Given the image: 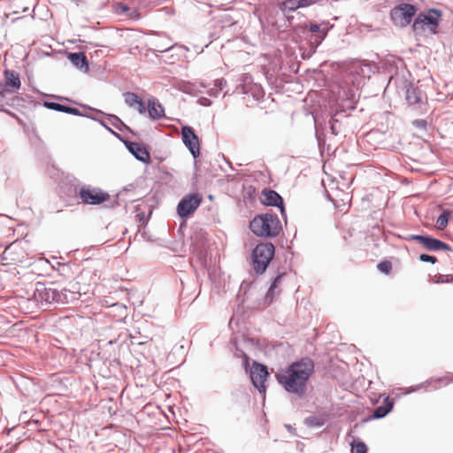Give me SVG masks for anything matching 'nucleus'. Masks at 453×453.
I'll return each mask as SVG.
<instances>
[{"mask_svg": "<svg viewBox=\"0 0 453 453\" xmlns=\"http://www.w3.org/2000/svg\"><path fill=\"white\" fill-rule=\"evenodd\" d=\"M314 372V362L310 357H303L293 362L275 374L277 382L288 393L303 397L307 389V382Z\"/></svg>", "mask_w": 453, "mask_h": 453, "instance_id": "1", "label": "nucleus"}, {"mask_svg": "<svg viewBox=\"0 0 453 453\" xmlns=\"http://www.w3.org/2000/svg\"><path fill=\"white\" fill-rule=\"evenodd\" d=\"M33 297L43 309H48L71 303L79 299L80 293L65 288H58L53 283L47 285L38 281L35 284Z\"/></svg>", "mask_w": 453, "mask_h": 453, "instance_id": "2", "label": "nucleus"}, {"mask_svg": "<svg viewBox=\"0 0 453 453\" xmlns=\"http://www.w3.org/2000/svg\"><path fill=\"white\" fill-rule=\"evenodd\" d=\"M250 229L257 236L273 238L279 235L282 226L277 215L263 213L255 216L250 220Z\"/></svg>", "mask_w": 453, "mask_h": 453, "instance_id": "3", "label": "nucleus"}, {"mask_svg": "<svg viewBox=\"0 0 453 453\" xmlns=\"http://www.w3.org/2000/svg\"><path fill=\"white\" fill-rule=\"evenodd\" d=\"M275 255V247L272 242H259L251 253V265L257 274H263Z\"/></svg>", "mask_w": 453, "mask_h": 453, "instance_id": "4", "label": "nucleus"}, {"mask_svg": "<svg viewBox=\"0 0 453 453\" xmlns=\"http://www.w3.org/2000/svg\"><path fill=\"white\" fill-rule=\"evenodd\" d=\"M441 16V11L436 8H430L427 12H421L416 16L412 23V29L416 34H421L428 30L432 35H436Z\"/></svg>", "mask_w": 453, "mask_h": 453, "instance_id": "5", "label": "nucleus"}, {"mask_svg": "<svg viewBox=\"0 0 453 453\" xmlns=\"http://www.w3.org/2000/svg\"><path fill=\"white\" fill-rule=\"evenodd\" d=\"M74 191L81 203L88 205H100L111 198L108 192L86 184L75 187Z\"/></svg>", "mask_w": 453, "mask_h": 453, "instance_id": "6", "label": "nucleus"}, {"mask_svg": "<svg viewBox=\"0 0 453 453\" xmlns=\"http://www.w3.org/2000/svg\"><path fill=\"white\" fill-rule=\"evenodd\" d=\"M240 81L235 92L244 95V98L247 97V104L258 103L264 99V88L260 84L254 83L250 75H242Z\"/></svg>", "mask_w": 453, "mask_h": 453, "instance_id": "7", "label": "nucleus"}, {"mask_svg": "<svg viewBox=\"0 0 453 453\" xmlns=\"http://www.w3.org/2000/svg\"><path fill=\"white\" fill-rule=\"evenodd\" d=\"M417 11L418 8L416 5L402 3L391 9L390 19L395 26L404 27L411 24Z\"/></svg>", "mask_w": 453, "mask_h": 453, "instance_id": "8", "label": "nucleus"}, {"mask_svg": "<svg viewBox=\"0 0 453 453\" xmlns=\"http://www.w3.org/2000/svg\"><path fill=\"white\" fill-rule=\"evenodd\" d=\"M404 99L411 110L426 111V97L424 96L422 90L413 83H408L405 86Z\"/></svg>", "mask_w": 453, "mask_h": 453, "instance_id": "9", "label": "nucleus"}, {"mask_svg": "<svg viewBox=\"0 0 453 453\" xmlns=\"http://www.w3.org/2000/svg\"><path fill=\"white\" fill-rule=\"evenodd\" d=\"M305 31L311 33V52L314 53L319 45L326 38L328 31V23L322 22L317 23L315 21H309L303 25Z\"/></svg>", "mask_w": 453, "mask_h": 453, "instance_id": "10", "label": "nucleus"}, {"mask_svg": "<svg viewBox=\"0 0 453 453\" xmlns=\"http://www.w3.org/2000/svg\"><path fill=\"white\" fill-rule=\"evenodd\" d=\"M203 197L199 193H191L184 196L177 205V213L182 218L193 214L202 203Z\"/></svg>", "mask_w": 453, "mask_h": 453, "instance_id": "11", "label": "nucleus"}, {"mask_svg": "<svg viewBox=\"0 0 453 453\" xmlns=\"http://www.w3.org/2000/svg\"><path fill=\"white\" fill-rule=\"evenodd\" d=\"M250 376L253 386L257 388L260 394L265 395L266 390L265 382L269 376L267 366L254 361L252 367L250 368Z\"/></svg>", "mask_w": 453, "mask_h": 453, "instance_id": "12", "label": "nucleus"}, {"mask_svg": "<svg viewBox=\"0 0 453 453\" xmlns=\"http://www.w3.org/2000/svg\"><path fill=\"white\" fill-rule=\"evenodd\" d=\"M181 139L185 146L189 150L193 157L197 158L200 156L199 138L191 127H182Z\"/></svg>", "mask_w": 453, "mask_h": 453, "instance_id": "13", "label": "nucleus"}, {"mask_svg": "<svg viewBox=\"0 0 453 453\" xmlns=\"http://www.w3.org/2000/svg\"><path fill=\"white\" fill-rule=\"evenodd\" d=\"M264 199L262 203L266 206L277 207L284 219L287 218L285 203L283 197L273 189H267L263 191Z\"/></svg>", "mask_w": 453, "mask_h": 453, "instance_id": "14", "label": "nucleus"}, {"mask_svg": "<svg viewBox=\"0 0 453 453\" xmlns=\"http://www.w3.org/2000/svg\"><path fill=\"white\" fill-rule=\"evenodd\" d=\"M4 77V83L0 84V97H4L7 94L18 90L21 85L19 76L14 71L6 70Z\"/></svg>", "mask_w": 453, "mask_h": 453, "instance_id": "15", "label": "nucleus"}, {"mask_svg": "<svg viewBox=\"0 0 453 453\" xmlns=\"http://www.w3.org/2000/svg\"><path fill=\"white\" fill-rule=\"evenodd\" d=\"M128 151L140 162L143 164L150 163V155L144 145L137 142H126Z\"/></svg>", "mask_w": 453, "mask_h": 453, "instance_id": "16", "label": "nucleus"}, {"mask_svg": "<svg viewBox=\"0 0 453 453\" xmlns=\"http://www.w3.org/2000/svg\"><path fill=\"white\" fill-rule=\"evenodd\" d=\"M421 245L428 251L452 250V248L448 243L431 235H425Z\"/></svg>", "mask_w": 453, "mask_h": 453, "instance_id": "17", "label": "nucleus"}, {"mask_svg": "<svg viewBox=\"0 0 453 453\" xmlns=\"http://www.w3.org/2000/svg\"><path fill=\"white\" fill-rule=\"evenodd\" d=\"M42 105L47 109L53 110L59 112H64L74 116H83V114L80 111L79 109L74 107H70L65 104H62L57 102L44 101Z\"/></svg>", "mask_w": 453, "mask_h": 453, "instance_id": "18", "label": "nucleus"}, {"mask_svg": "<svg viewBox=\"0 0 453 453\" xmlns=\"http://www.w3.org/2000/svg\"><path fill=\"white\" fill-rule=\"evenodd\" d=\"M394 407V400L389 396L384 398L381 405L376 407L371 415L372 419H380L385 418Z\"/></svg>", "mask_w": 453, "mask_h": 453, "instance_id": "19", "label": "nucleus"}, {"mask_svg": "<svg viewBox=\"0 0 453 453\" xmlns=\"http://www.w3.org/2000/svg\"><path fill=\"white\" fill-rule=\"evenodd\" d=\"M68 59L78 69L88 72L89 69L88 58L83 52H72L68 55Z\"/></svg>", "mask_w": 453, "mask_h": 453, "instance_id": "20", "label": "nucleus"}, {"mask_svg": "<svg viewBox=\"0 0 453 453\" xmlns=\"http://www.w3.org/2000/svg\"><path fill=\"white\" fill-rule=\"evenodd\" d=\"M96 111L97 114L105 116L109 123L119 131H127L133 134H134V131L127 125H126L117 115L104 113L100 110H96Z\"/></svg>", "mask_w": 453, "mask_h": 453, "instance_id": "21", "label": "nucleus"}, {"mask_svg": "<svg viewBox=\"0 0 453 453\" xmlns=\"http://www.w3.org/2000/svg\"><path fill=\"white\" fill-rule=\"evenodd\" d=\"M356 108V102L353 98H345L340 104H338L335 112L336 116H342V118L348 117L351 111Z\"/></svg>", "mask_w": 453, "mask_h": 453, "instance_id": "22", "label": "nucleus"}, {"mask_svg": "<svg viewBox=\"0 0 453 453\" xmlns=\"http://www.w3.org/2000/svg\"><path fill=\"white\" fill-rule=\"evenodd\" d=\"M148 114L151 119L157 120L165 116V109L160 103H157L154 99H149Z\"/></svg>", "mask_w": 453, "mask_h": 453, "instance_id": "23", "label": "nucleus"}, {"mask_svg": "<svg viewBox=\"0 0 453 453\" xmlns=\"http://www.w3.org/2000/svg\"><path fill=\"white\" fill-rule=\"evenodd\" d=\"M354 68L355 72L362 78H370L371 74L374 73L377 69L375 64L366 61L359 62Z\"/></svg>", "mask_w": 453, "mask_h": 453, "instance_id": "24", "label": "nucleus"}, {"mask_svg": "<svg viewBox=\"0 0 453 453\" xmlns=\"http://www.w3.org/2000/svg\"><path fill=\"white\" fill-rule=\"evenodd\" d=\"M285 275V273H279L274 279L273 280L265 297V303H272L274 297L280 295V290L276 291V288L280 282L282 277Z\"/></svg>", "mask_w": 453, "mask_h": 453, "instance_id": "25", "label": "nucleus"}, {"mask_svg": "<svg viewBox=\"0 0 453 453\" xmlns=\"http://www.w3.org/2000/svg\"><path fill=\"white\" fill-rule=\"evenodd\" d=\"M227 86V81L224 78L217 79L214 81L213 86L207 91L208 95L211 97H218L221 92Z\"/></svg>", "mask_w": 453, "mask_h": 453, "instance_id": "26", "label": "nucleus"}, {"mask_svg": "<svg viewBox=\"0 0 453 453\" xmlns=\"http://www.w3.org/2000/svg\"><path fill=\"white\" fill-rule=\"evenodd\" d=\"M279 9L289 19L288 13L298 9L297 0H284L279 4Z\"/></svg>", "mask_w": 453, "mask_h": 453, "instance_id": "27", "label": "nucleus"}, {"mask_svg": "<svg viewBox=\"0 0 453 453\" xmlns=\"http://www.w3.org/2000/svg\"><path fill=\"white\" fill-rule=\"evenodd\" d=\"M115 11L119 15H123L134 19L136 16V11L129 7L126 4L119 3L116 4Z\"/></svg>", "mask_w": 453, "mask_h": 453, "instance_id": "28", "label": "nucleus"}, {"mask_svg": "<svg viewBox=\"0 0 453 453\" xmlns=\"http://www.w3.org/2000/svg\"><path fill=\"white\" fill-rule=\"evenodd\" d=\"M452 212L449 210H443L442 212L436 219V227L439 230H443L449 224V218Z\"/></svg>", "mask_w": 453, "mask_h": 453, "instance_id": "29", "label": "nucleus"}, {"mask_svg": "<svg viewBox=\"0 0 453 453\" xmlns=\"http://www.w3.org/2000/svg\"><path fill=\"white\" fill-rule=\"evenodd\" d=\"M341 118L342 116H336V112H334V115L331 116L329 120V126L331 133L334 135H337L341 132Z\"/></svg>", "mask_w": 453, "mask_h": 453, "instance_id": "30", "label": "nucleus"}, {"mask_svg": "<svg viewBox=\"0 0 453 453\" xmlns=\"http://www.w3.org/2000/svg\"><path fill=\"white\" fill-rule=\"evenodd\" d=\"M326 420L315 415H311L304 419V424L308 427H321L325 425Z\"/></svg>", "mask_w": 453, "mask_h": 453, "instance_id": "31", "label": "nucleus"}, {"mask_svg": "<svg viewBox=\"0 0 453 453\" xmlns=\"http://www.w3.org/2000/svg\"><path fill=\"white\" fill-rule=\"evenodd\" d=\"M351 453H368V447L363 441L354 440L351 442Z\"/></svg>", "mask_w": 453, "mask_h": 453, "instance_id": "32", "label": "nucleus"}, {"mask_svg": "<svg viewBox=\"0 0 453 453\" xmlns=\"http://www.w3.org/2000/svg\"><path fill=\"white\" fill-rule=\"evenodd\" d=\"M125 103L131 108L136 105V104L140 101L141 97H139L134 92H126L124 94Z\"/></svg>", "mask_w": 453, "mask_h": 453, "instance_id": "33", "label": "nucleus"}, {"mask_svg": "<svg viewBox=\"0 0 453 453\" xmlns=\"http://www.w3.org/2000/svg\"><path fill=\"white\" fill-rule=\"evenodd\" d=\"M453 282V275L451 274H437L434 276V283H452Z\"/></svg>", "mask_w": 453, "mask_h": 453, "instance_id": "34", "label": "nucleus"}, {"mask_svg": "<svg viewBox=\"0 0 453 453\" xmlns=\"http://www.w3.org/2000/svg\"><path fill=\"white\" fill-rule=\"evenodd\" d=\"M378 269L386 274H388L392 270V264L390 261L385 260L380 262L377 265Z\"/></svg>", "mask_w": 453, "mask_h": 453, "instance_id": "35", "label": "nucleus"}, {"mask_svg": "<svg viewBox=\"0 0 453 453\" xmlns=\"http://www.w3.org/2000/svg\"><path fill=\"white\" fill-rule=\"evenodd\" d=\"M434 378H430L428 380H426V381L417 385V386H414V387H411L410 388V390L407 392V393H412V392H415L420 388H427L428 386H431L432 384L435 383L434 382Z\"/></svg>", "mask_w": 453, "mask_h": 453, "instance_id": "36", "label": "nucleus"}, {"mask_svg": "<svg viewBox=\"0 0 453 453\" xmlns=\"http://www.w3.org/2000/svg\"><path fill=\"white\" fill-rule=\"evenodd\" d=\"M220 20L223 23V27H231L236 23V20H234L228 13L223 14Z\"/></svg>", "mask_w": 453, "mask_h": 453, "instance_id": "37", "label": "nucleus"}, {"mask_svg": "<svg viewBox=\"0 0 453 453\" xmlns=\"http://www.w3.org/2000/svg\"><path fill=\"white\" fill-rule=\"evenodd\" d=\"M83 116L85 117H88V118H90L91 119H94V120H96L98 121L104 127H105L108 131H110L112 134L116 135V136H119V134L117 133H115L109 126L108 124L106 123L105 120L104 119H97L90 114H83Z\"/></svg>", "mask_w": 453, "mask_h": 453, "instance_id": "38", "label": "nucleus"}, {"mask_svg": "<svg viewBox=\"0 0 453 453\" xmlns=\"http://www.w3.org/2000/svg\"><path fill=\"white\" fill-rule=\"evenodd\" d=\"M424 236L425 235H422V234H407L405 236H403L402 239H403L404 241H407V242L416 241L421 245Z\"/></svg>", "mask_w": 453, "mask_h": 453, "instance_id": "39", "label": "nucleus"}, {"mask_svg": "<svg viewBox=\"0 0 453 453\" xmlns=\"http://www.w3.org/2000/svg\"><path fill=\"white\" fill-rule=\"evenodd\" d=\"M418 259L421 262L431 263V264H435L437 262V258L435 256L426 254V253L419 255Z\"/></svg>", "mask_w": 453, "mask_h": 453, "instance_id": "40", "label": "nucleus"}, {"mask_svg": "<svg viewBox=\"0 0 453 453\" xmlns=\"http://www.w3.org/2000/svg\"><path fill=\"white\" fill-rule=\"evenodd\" d=\"M412 126L420 130H426L427 127V121L425 119H418L412 121Z\"/></svg>", "mask_w": 453, "mask_h": 453, "instance_id": "41", "label": "nucleus"}, {"mask_svg": "<svg viewBox=\"0 0 453 453\" xmlns=\"http://www.w3.org/2000/svg\"><path fill=\"white\" fill-rule=\"evenodd\" d=\"M133 342H136L138 345H143L149 342V337L146 335L132 336Z\"/></svg>", "mask_w": 453, "mask_h": 453, "instance_id": "42", "label": "nucleus"}, {"mask_svg": "<svg viewBox=\"0 0 453 453\" xmlns=\"http://www.w3.org/2000/svg\"><path fill=\"white\" fill-rule=\"evenodd\" d=\"M134 109L137 110L140 114H144L146 112V106H145L143 101L142 100V98L136 104V105L134 106Z\"/></svg>", "mask_w": 453, "mask_h": 453, "instance_id": "43", "label": "nucleus"}, {"mask_svg": "<svg viewBox=\"0 0 453 453\" xmlns=\"http://www.w3.org/2000/svg\"><path fill=\"white\" fill-rule=\"evenodd\" d=\"M198 102L201 105L203 106H211L212 104V101L208 98V97H205V96H201L199 99H198Z\"/></svg>", "mask_w": 453, "mask_h": 453, "instance_id": "44", "label": "nucleus"}, {"mask_svg": "<svg viewBox=\"0 0 453 453\" xmlns=\"http://www.w3.org/2000/svg\"><path fill=\"white\" fill-rule=\"evenodd\" d=\"M435 383H445L448 384L449 382H453V379H449L448 377H434Z\"/></svg>", "mask_w": 453, "mask_h": 453, "instance_id": "45", "label": "nucleus"}, {"mask_svg": "<svg viewBox=\"0 0 453 453\" xmlns=\"http://www.w3.org/2000/svg\"><path fill=\"white\" fill-rule=\"evenodd\" d=\"M313 2L311 0H297V5L299 8L308 7L311 5Z\"/></svg>", "mask_w": 453, "mask_h": 453, "instance_id": "46", "label": "nucleus"}, {"mask_svg": "<svg viewBox=\"0 0 453 453\" xmlns=\"http://www.w3.org/2000/svg\"><path fill=\"white\" fill-rule=\"evenodd\" d=\"M50 96L52 97V98L58 99L59 101L72 102L69 98L64 97V96H60L50 95Z\"/></svg>", "mask_w": 453, "mask_h": 453, "instance_id": "47", "label": "nucleus"}, {"mask_svg": "<svg viewBox=\"0 0 453 453\" xmlns=\"http://www.w3.org/2000/svg\"><path fill=\"white\" fill-rule=\"evenodd\" d=\"M285 426H286L287 430H288L289 433H291V434H295V435L296 434V428H295V427H293L291 425L288 424V425H286Z\"/></svg>", "mask_w": 453, "mask_h": 453, "instance_id": "48", "label": "nucleus"}, {"mask_svg": "<svg viewBox=\"0 0 453 453\" xmlns=\"http://www.w3.org/2000/svg\"><path fill=\"white\" fill-rule=\"evenodd\" d=\"M15 101H19V98L18 97H12V103L8 104L11 105V106H13V105H15Z\"/></svg>", "mask_w": 453, "mask_h": 453, "instance_id": "49", "label": "nucleus"}, {"mask_svg": "<svg viewBox=\"0 0 453 453\" xmlns=\"http://www.w3.org/2000/svg\"><path fill=\"white\" fill-rule=\"evenodd\" d=\"M0 111H4V112H5V113H7V114H9V115H11V116H12V117H14V116H15L13 113H12L10 111H8V110H6V109H1Z\"/></svg>", "mask_w": 453, "mask_h": 453, "instance_id": "50", "label": "nucleus"}, {"mask_svg": "<svg viewBox=\"0 0 453 453\" xmlns=\"http://www.w3.org/2000/svg\"><path fill=\"white\" fill-rule=\"evenodd\" d=\"M76 5H80L84 3V0H72Z\"/></svg>", "mask_w": 453, "mask_h": 453, "instance_id": "51", "label": "nucleus"}, {"mask_svg": "<svg viewBox=\"0 0 453 453\" xmlns=\"http://www.w3.org/2000/svg\"><path fill=\"white\" fill-rule=\"evenodd\" d=\"M171 48H172V47H169V48H167V49L161 50L160 51H161V52H165V51H167L168 50H170Z\"/></svg>", "mask_w": 453, "mask_h": 453, "instance_id": "52", "label": "nucleus"}, {"mask_svg": "<svg viewBox=\"0 0 453 453\" xmlns=\"http://www.w3.org/2000/svg\"><path fill=\"white\" fill-rule=\"evenodd\" d=\"M245 356V364L248 365V357L246 355Z\"/></svg>", "mask_w": 453, "mask_h": 453, "instance_id": "53", "label": "nucleus"}]
</instances>
